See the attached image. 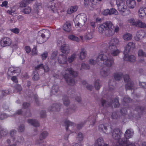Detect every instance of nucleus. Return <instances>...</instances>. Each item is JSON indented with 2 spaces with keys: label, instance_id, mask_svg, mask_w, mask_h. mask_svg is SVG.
Listing matches in <instances>:
<instances>
[{
  "label": "nucleus",
  "instance_id": "14",
  "mask_svg": "<svg viewBox=\"0 0 146 146\" xmlns=\"http://www.w3.org/2000/svg\"><path fill=\"white\" fill-rule=\"evenodd\" d=\"M146 33H145L143 30H139L137 31L134 38L136 40L138 41L144 37H146Z\"/></svg>",
  "mask_w": 146,
  "mask_h": 146
},
{
  "label": "nucleus",
  "instance_id": "4",
  "mask_svg": "<svg viewBox=\"0 0 146 146\" xmlns=\"http://www.w3.org/2000/svg\"><path fill=\"white\" fill-rule=\"evenodd\" d=\"M78 73L74 71L72 68H69L65 70L62 74L63 76L67 83L70 85H73L75 83V82L73 78L70 77L71 75L74 76H76Z\"/></svg>",
  "mask_w": 146,
  "mask_h": 146
},
{
  "label": "nucleus",
  "instance_id": "57",
  "mask_svg": "<svg viewBox=\"0 0 146 146\" xmlns=\"http://www.w3.org/2000/svg\"><path fill=\"white\" fill-rule=\"evenodd\" d=\"M24 129L25 126L24 125H22L19 127L18 130L19 132H21L23 131Z\"/></svg>",
  "mask_w": 146,
  "mask_h": 146
},
{
  "label": "nucleus",
  "instance_id": "5",
  "mask_svg": "<svg viewBox=\"0 0 146 146\" xmlns=\"http://www.w3.org/2000/svg\"><path fill=\"white\" fill-rule=\"evenodd\" d=\"M38 33V36L37 38V41L40 44L45 42L50 36V32L47 30H40Z\"/></svg>",
  "mask_w": 146,
  "mask_h": 146
},
{
  "label": "nucleus",
  "instance_id": "48",
  "mask_svg": "<svg viewBox=\"0 0 146 146\" xmlns=\"http://www.w3.org/2000/svg\"><path fill=\"white\" fill-rule=\"evenodd\" d=\"M110 10L109 9L104 10L102 12V14L104 15H110Z\"/></svg>",
  "mask_w": 146,
  "mask_h": 146
},
{
  "label": "nucleus",
  "instance_id": "28",
  "mask_svg": "<svg viewBox=\"0 0 146 146\" xmlns=\"http://www.w3.org/2000/svg\"><path fill=\"white\" fill-rule=\"evenodd\" d=\"M22 139V137H21L15 136V138H13L12 141L15 143V144L16 145L17 144L21 142Z\"/></svg>",
  "mask_w": 146,
  "mask_h": 146
},
{
  "label": "nucleus",
  "instance_id": "39",
  "mask_svg": "<svg viewBox=\"0 0 146 146\" xmlns=\"http://www.w3.org/2000/svg\"><path fill=\"white\" fill-rule=\"evenodd\" d=\"M94 86L96 90H99L101 86V84L100 83V81L99 80H97L94 83Z\"/></svg>",
  "mask_w": 146,
  "mask_h": 146
},
{
  "label": "nucleus",
  "instance_id": "55",
  "mask_svg": "<svg viewBox=\"0 0 146 146\" xmlns=\"http://www.w3.org/2000/svg\"><path fill=\"white\" fill-rule=\"evenodd\" d=\"M8 2L7 1H5L2 2V4L0 5L2 7H5L6 8L8 7L7 6Z\"/></svg>",
  "mask_w": 146,
  "mask_h": 146
},
{
  "label": "nucleus",
  "instance_id": "36",
  "mask_svg": "<svg viewBox=\"0 0 146 146\" xmlns=\"http://www.w3.org/2000/svg\"><path fill=\"white\" fill-rule=\"evenodd\" d=\"M16 11V9L15 7H11L10 9L8 10L7 12V13L11 15H13L15 13V12Z\"/></svg>",
  "mask_w": 146,
  "mask_h": 146
},
{
  "label": "nucleus",
  "instance_id": "17",
  "mask_svg": "<svg viewBox=\"0 0 146 146\" xmlns=\"http://www.w3.org/2000/svg\"><path fill=\"white\" fill-rule=\"evenodd\" d=\"M123 58L125 60L131 62H134L135 61V57L134 55L129 56L128 54L125 53L124 54Z\"/></svg>",
  "mask_w": 146,
  "mask_h": 146
},
{
  "label": "nucleus",
  "instance_id": "47",
  "mask_svg": "<svg viewBox=\"0 0 146 146\" xmlns=\"http://www.w3.org/2000/svg\"><path fill=\"white\" fill-rule=\"evenodd\" d=\"M31 53L33 55H36L37 54V51L36 47L35 46L32 49Z\"/></svg>",
  "mask_w": 146,
  "mask_h": 146
},
{
  "label": "nucleus",
  "instance_id": "27",
  "mask_svg": "<svg viewBox=\"0 0 146 146\" xmlns=\"http://www.w3.org/2000/svg\"><path fill=\"white\" fill-rule=\"evenodd\" d=\"M123 38L125 40H131L132 38L131 34L129 33H126L123 36Z\"/></svg>",
  "mask_w": 146,
  "mask_h": 146
},
{
  "label": "nucleus",
  "instance_id": "24",
  "mask_svg": "<svg viewBox=\"0 0 146 146\" xmlns=\"http://www.w3.org/2000/svg\"><path fill=\"white\" fill-rule=\"evenodd\" d=\"M58 52L57 51L55 50L53 51L51 54L50 59L54 62H56L57 59V57L58 55Z\"/></svg>",
  "mask_w": 146,
  "mask_h": 146
},
{
  "label": "nucleus",
  "instance_id": "37",
  "mask_svg": "<svg viewBox=\"0 0 146 146\" xmlns=\"http://www.w3.org/2000/svg\"><path fill=\"white\" fill-rule=\"evenodd\" d=\"M59 87L58 85H54L52 88V92L53 94H56L58 91Z\"/></svg>",
  "mask_w": 146,
  "mask_h": 146
},
{
  "label": "nucleus",
  "instance_id": "31",
  "mask_svg": "<svg viewBox=\"0 0 146 146\" xmlns=\"http://www.w3.org/2000/svg\"><path fill=\"white\" fill-rule=\"evenodd\" d=\"M107 127L103 124L100 125L99 126V129L100 131H102L106 134H108L109 132L107 131Z\"/></svg>",
  "mask_w": 146,
  "mask_h": 146
},
{
  "label": "nucleus",
  "instance_id": "2",
  "mask_svg": "<svg viewBox=\"0 0 146 146\" xmlns=\"http://www.w3.org/2000/svg\"><path fill=\"white\" fill-rule=\"evenodd\" d=\"M121 132L119 129H115L112 133V136L115 139L117 140V145L118 146H128V144L131 143L127 139L131 137L133 135V131L131 129L126 130L124 134L126 139H121Z\"/></svg>",
  "mask_w": 146,
  "mask_h": 146
},
{
  "label": "nucleus",
  "instance_id": "52",
  "mask_svg": "<svg viewBox=\"0 0 146 146\" xmlns=\"http://www.w3.org/2000/svg\"><path fill=\"white\" fill-rule=\"evenodd\" d=\"M118 102V100L117 98H116L113 104L114 105V107L116 108L119 106V104Z\"/></svg>",
  "mask_w": 146,
  "mask_h": 146
},
{
  "label": "nucleus",
  "instance_id": "41",
  "mask_svg": "<svg viewBox=\"0 0 146 146\" xmlns=\"http://www.w3.org/2000/svg\"><path fill=\"white\" fill-rule=\"evenodd\" d=\"M123 75L122 73H117L115 74L114 77L116 80H119L123 77Z\"/></svg>",
  "mask_w": 146,
  "mask_h": 146
},
{
  "label": "nucleus",
  "instance_id": "12",
  "mask_svg": "<svg viewBox=\"0 0 146 146\" xmlns=\"http://www.w3.org/2000/svg\"><path fill=\"white\" fill-rule=\"evenodd\" d=\"M135 48V44L132 42H129L126 45L124 51V54H128L130 50H133Z\"/></svg>",
  "mask_w": 146,
  "mask_h": 146
},
{
  "label": "nucleus",
  "instance_id": "62",
  "mask_svg": "<svg viewBox=\"0 0 146 146\" xmlns=\"http://www.w3.org/2000/svg\"><path fill=\"white\" fill-rule=\"evenodd\" d=\"M84 0V5L85 6L87 7L89 5L90 2V0Z\"/></svg>",
  "mask_w": 146,
  "mask_h": 146
},
{
  "label": "nucleus",
  "instance_id": "38",
  "mask_svg": "<svg viewBox=\"0 0 146 146\" xmlns=\"http://www.w3.org/2000/svg\"><path fill=\"white\" fill-rule=\"evenodd\" d=\"M93 37L92 33V32H88L84 36V38L86 39H90Z\"/></svg>",
  "mask_w": 146,
  "mask_h": 146
},
{
  "label": "nucleus",
  "instance_id": "6",
  "mask_svg": "<svg viewBox=\"0 0 146 146\" xmlns=\"http://www.w3.org/2000/svg\"><path fill=\"white\" fill-rule=\"evenodd\" d=\"M87 19L86 16L84 13L78 15L74 19V21L75 25L82 27L84 25Z\"/></svg>",
  "mask_w": 146,
  "mask_h": 146
},
{
  "label": "nucleus",
  "instance_id": "58",
  "mask_svg": "<svg viewBox=\"0 0 146 146\" xmlns=\"http://www.w3.org/2000/svg\"><path fill=\"white\" fill-rule=\"evenodd\" d=\"M44 65L43 64H40L37 65L35 67L36 70H38L39 69L43 68Z\"/></svg>",
  "mask_w": 146,
  "mask_h": 146
},
{
  "label": "nucleus",
  "instance_id": "64",
  "mask_svg": "<svg viewBox=\"0 0 146 146\" xmlns=\"http://www.w3.org/2000/svg\"><path fill=\"white\" fill-rule=\"evenodd\" d=\"M11 79L14 82H17V78L15 76H13L12 77Z\"/></svg>",
  "mask_w": 146,
  "mask_h": 146
},
{
  "label": "nucleus",
  "instance_id": "20",
  "mask_svg": "<svg viewBox=\"0 0 146 146\" xmlns=\"http://www.w3.org/2000/svg\"><path fill=\"white\" fill-rule=\"evenodd\" d=\"M135 26L141 28H146V24L140 20L136 21V23L135 24Z\"/></svg>",
  "mask_w": 146,
  "mask_h": 146
},
{
  "label": "nucleus",
  "instance_id": "60",
  "mask_svg": "<svg viewBox=\"0 0 146 146\" xmlns=\"http://www.w3.org/2000/svg\"><path fill=\"white\" fill-rule=\"evenodd\" d=\"M139 85L143 88H146V83L144 82H139Z\"/></svg>",
  "mask_w": 146,
  "mask_h": 146
},
{
  "label": "nucleus",
  "instance_id": "8",
  "mask_svg": "<svg viewBox=\"0 0 146 146\" xmlns=\"http://www.w3.org/2000/svg\"><path fill=\"white\" fill-rule=\"evenodd\" d=\"M119 43V40L117 38H114L111 39L108 43V46H107L106 44H104L103 46L106 48L108 47L109 49H113L117 48L118 45Z\"/></svg>",
  "mask_w": 146,
  "mask_h": 146
},
{
  "label": "nucleus",
  "instance_id": "11",
  "mask_svg": "<svg viewBox=\"0 0 146 146\" xmlns=\"http://www.w3.org/2000/svg\"><path fill=\"white\" fill-rule=\"evenodd\" d=\"M124 79L125 82L127 83L125 86L126 90L132 89L133 85V82L130 80L129 75L127 74L125 75L124 77Z\"/></svg>",
  "mask_w": 146,
  "mask_h": 146
},
{
  "label": "nucleus",
  "instance_id": "32",
  "mask_svg": "<svg viewBox=\"0 0 146 146\" xmlns=\"http://www.w3.org/2000/svg\"><path fill=\"white\" fill-rule=\"evenodd\" d=\"M65 123L66 126H67V127L66 128L67 130H68L70 128H71L72 127V126H74V123L71 122L69 121H65Z\"/></svg>",
  "mask_w": 146,
  "mask_h": 146
},
{
  "label": "nucleus",
  "instance_id": "53",
  "mask_svg": "<svg viewBox=\"0 0 146 146\" xmlns=\"http://www.w3.org/2000/svg\"><path fill=\"white\" fill-rule=\"evenodd\" d=\"M24 48L25 51L27 53H29L31 51V48L29 46H25Z\"/></svg>",
  "mask_w": 146,
  "mask_h": 146
},
{
  "label": "nucleus",
  "instance_id": "42",
  "mask_svg": "<svg viewBox=\"0 0 146 146\" xmlns=\"http://www.w3.org/2000/svg\"><path fill=\"white\" fill-rule=\"evenodd\" d=\"M47 56L48 52L47 51H45L40 55L41 58L43 60H45Z\"/></svg>",
  "mask_w": 146,
  "mask_h": 146
},
{
  "label": "nucleus",
  "instance_id": "40",
  "mask_svg": "<svg viewBox=\"0 0 146 146\" xmlns=\"http://www.w3.org/2000/svg\"><path fill=\"white\" fill-rule=\"evenodd\" d=\"M110 15L114 14L117 15L118 14V12L117 10L114 8H111L109 9Z\"/></svg>",
  "mask_w": 146,
  "mask_h": 146
},
{
  "label": "nucleus",
  "instance_id": "63",
  "mask_svg": "<svg viewBox=\"0 0 146 146\" xmlns=\"http://www.w3.org/2000/svg\"><path fill=\"white\" fill-rule=\"evenodd\" d=\"M43 68H44V72H47L49 70L48 67L47 65H45L44 66Z\"/></svg>",
  "mask_w": 146,
  "mask_h": 146
},
{
  "label": "nucleus",
  "instance_id": "29",
  "mask_svg": "<svg viewBox=\"0 0 146 146\" xmlns=\"http://www.w3.org/2000/svg\"><path fill=\"white\" fill-rule=\"evenodd\" d=\"M29 4V0H22L19 3V6L21 7H25Z\"/></svg>",
  "mask_w": 146,
  "mask_h": 146
},
{
  "label": "nucleus",
  "instance_id": "54",
  "mask_svg": "<svg viewBox=\"0 0 146 146\" xmlns=\"http://www.w3.org/2000/svg\"><path fill=\"white\" fill-rule=\"evenodd\" d=\"M63 101L64 104L66 106L68 105L69 104V101L67 98L63 99Z\"/></svg>",
  "mask_w": 146,
  "mask_h": 146
},
{
  "label": "nucleus",
  "instance_id": "15",
  "mask_svg": "<svg viewBox=\"0 0 146 146\" xmlns=\"http://www.w3.org/2000/svg\"><path fill=\"white\" fill-rule=\"evenodd\" d=\"M20 70L19 68L14 67H11L9 69L7 74L8 76H10L14 73L19 72Z\"/></svg>",
  "mask_w": 146,
  "mask_h": 146
},
{
  "label": "nucleus",
  "instance_id": "50",
  "mask_svg": "<svg viewBox=\"0 0 146 146\" xmlns=\"http://www.w3.org/2000/svg\"><path fill=\"white\" fill-rule=\"evenodd\" d=\"M119 28L118 26H116L114 27V29H113V34L112 36L115 33H117L119 31Z\"/></svg>",
  "mask_w": 146,
  "mask_h": 146
},
{
  "label": "nucleus",
  "instance_id": "1",
  "mask_svg": "<svg viewBox=\"0 0 146 146\" xmlns=\"http://www.w3.org/2000/svg\"><path fill=\"white\" fill-rule=\"evenodd\" d=\"M107 54V52H100L96 58V61L93 58H91L89 60V64L93 65L97 63L100 66L106 65L108 67H111L113 64V60L112 57L109 56V54L107 56L106 55Z\"/></svg>",
  "mask_w": 146,
  "mask_h": 146
},
{
  "label": "nucleus",
  "instance_id": "45",
  "mask_svg": "<svg viewBox=\"0 0 146 146\" xmlns=\"http://www.w3.org/2000/svg\"><path fill=\"white\" fill-rule=\"evenodd\" d=\"M34 75H33V79L34 80H37L39 78L38 74L36 71L34 72Z\"/></svg>",
  "mask_w": 146,
  "mask_h": 146
},
{
  "label": "nucleus",
  "instance_id": "13",
  "mask_svg": "<svg viewBox=\"0 0 146 146\" xmlns=\"http://www.w3.org/2000/svg\"><path fill=\"white\" fill-rule=\"evenodd\" d=\"M57 60L59 64L61 65L67 64V57L63 54H60L59 55Z\"/></svg>",
  "mask_w": 146,
  "mask_h": 146
},
{
  "label": "nucleus",
  "instance_id": "25",
  "mask_svg": "<svg viewBox=\"0 0 146 146\" xmlns=\"http://www.w3.org/2000/svg\"><path fill=\"white\" fill-rule=\"evenodd\" d=\"M78 54L77 52H75L69 56L68 58V61L69 63L72 62L76 58L77 55Z\"/></svg>",
  "mask_w": 146,
  "mask_h": 146
},
{
  "label": "nucleus",
  "instance_id": "21",
  "mask_svg": "<svg viewBox=\"0 0 146 146\" xmlns=\"http://www.w3.org/2000/svg\"><path fill=\"white\" fill-rule=\"evenodd\" d=\"M126 4L130 9H133L136 6V2L135 0H127Z\"/></svg>",
  "mask_w": 146,
  "mask_h": 146
},
{
  "label": "nucleus",
  "instance_id": "26",
  "mask_svg": "<svg viewBox=\"0 0 146 146\" xmlns=\"http://www.w3.org/2000/svg\"><path fill=\"white\" fill-rule=\"evenodd\" d=\"M77 6H72L69 8L67 11L68 14H70L76 11L78 9Z\"/></svg>",
  "mask_w": 146,
  "mask_h": 146
},
{
  "label": "nucleus",
  "instance_id": "22",
  "mask_svg": "<svg viewBox=\"0 0 146 146\" xmlns=\"http://www.w3.org/2000/svg\"><path fill=\"white\" fill-rule=\"evenodd\" d=\"M71 24L69 22H66L64 25L63 27V29L67 32H70L71 30Z\"/></svg>",
  "mask_w": 146,
  "mask_h": 146
},
{
  "label": "nucleus",
  "instance_id": "18",
  "mask_svg": "<svg viewBox=\"0 0 146 146\" xmlns=\"http://www.w3.org/2000/svg\"><path fill=\"white\" fill-rule=\"evenodd\" d=\"M84 136L81 133H78L76 137V140L79 142L78 143L75 144L73 146H82L81 142L82 141Z\"/></svg>",
  "mask_w": 146,
  "mask_h": 146
},
{
  "label": "nucleus",
  "instance_id": "33",
  "mask_svg": "<svg viewBox=\"0 0 146 146\" xmlns=\"http://www.w3.org/2000/svg\"><path fill=\"white\" fill-rule=\"evenodd\" d=\"M68 38L70 40L77 42H78L79 41V38L73 35H69L68 36Z\"/></svg>",
  "mask_w": 146,
  "mask_h": 146
},
{
  "label": "nucleus",
  "instance_id": "43",
  "mask_svg": "<svg viewBox=\"0 0 146 146\" xmlns=\"http://www.w3.org/2000/svg\"><path fill=\"white\" fill-rule=\"evenodd\" d=\"M10 31L13 33L16 34H18L20 32L19 29L17 28H15L14 29H10Z\"/></svg>",
  "mask_w": 146,
  "mask_h": 146
},
{
  "label": "nucleus",
  "instance_id": "44",
  "mask_svg": "<svg viewBox=\"0 0 146 146\" xmlns=\"http://www.w3.org/2000/svg\"><path fill=\"white\" fill-rule=\"evenodd\" d=\"M90 67L88 65H86L84 63H82V64L81 69H88Z\"/></svg>",
  "mask_w": 146,
  "mask_h": 146
},
{
  "label": "nucleus",
  "instance_id": "59",
  "mask_svg": "<svg viewBox=\"0 0 146 146\" xmlns=\"http://www.w3.org/2000/svg\"><path fill=\"white\" fill-rule=\"evenodd\" d=\"M7 117V115L5 113H3L1 114L0 116L1 119H3L5 118H6Z\"/></svg>",
  "mask_w": 146,
  "mask_h": 146
},
{
  "label": "nucleus",
  "instance_id": "56",
  "mask_svg": "<svg viewBox=\"0 0 146 146\" xmlns=\"http://www.w3.org/2000/svg\"><path fill=\"white\" fill-rule=\"evenodd\" d=\"M0 93L2 94V95H5L9 94V91L8 90H3L0 92Z\"/></svg>",
  "mask_w": 146,
  "mask_h": 146
},
{
  "label": "nucleus",
  "instance_id": "51",
  "mask_svg": "<svg viewBox=\"0 0 146 146\" xmlns=\"http://www.w3.org/2000/svg\"><path fill=\"white\" fill-rule=\"evenodd\" d=\"M138 54L139 56H146V54L143 52L142 50H140L139 51Z\"/></svg>",
  "mask_w": 146,
  "mask_h": 146
},
{
  "label": "nucleus",
  "instance_id": "46",
  "mask_svg": "<svg viewBox=\"0 0 146 146\" xmlns=\"http://www.w3.org/2000/svg\"><path fill=\"white\" fill-rule=\"evenodd\" d=\"M16 131L15 130H12L10 131V134L12 140L13 139V138L15 137H14V136L16 134Z\"/></svg>",
  "mask_w": 146,
  "mask_h": 146
},
{
  "label": "nucleus",
  "instance_id": "23",
  "mask_svg": "<svg viewBox=\"0 0 146 146\" xmlns=\"http://www.w3.org/2000/svg\"><path fill=\"white\" fill-rule=\"evenodd\" d=\"M28 122L29 123L35 127H37L39 126L38 121L35 119H29L28 120Z\"/></svg>",
  "mask_w": 146,
  "mask_h": 146
},
{
  "label": "nucleus",
  "instance_id": "19",
  "mask_svg": "<svg viewBox=\"0 0 146 146\" xmlns=\"http://www.w3.org/2000/svg\"><path fill=\"white\" fill-rule=\"evenodd\" d=\"M106 66L108 67L106 65H104L103 66H102L103 68L101 71V74L104 77H106L108 76L109 74V72L108 69L106 68Z\"/></svg>",
  "mask_w": 146,
  "mask_h": 146
},
{
  "label": "nucleus",
  "instance_id": "7",
  "mask_svg": "<svg viewBox=\"0 0 146 146\" xmlns=\"http://www.w3.org/2000/svg\"><path fill=\"white\" fill-rule=\"evenodd\" d=\"M57 46L60 48L61 52L64 54H67L70 52L69 47L66 45L65 39L62 37L58 39L57 42Z\"/></svg>",
  "mask_w": 146,
  "mask_h": 146
},
{
  "label": "nucleus",
  "instance_id": "3",
  "mask_svg": "<svg viewBox=\"0 0 146 146\" xmlns=\"http://www.w3.org/2000/svg\"><path fill=\"white\" fill-rule=\"evenodd\" d=\"M114 25L110 21H108L99 25L97 28V31L101 33H103L105 30H106V35L107 36H112L113 34V29Z\"/></svg>",
  "mask_w": 146,
  "mask_h": 146
},
{
  "label": "nucleus",
  "instance_id": "9",
  "mask_svg": "<svg viewBox=\"0 0 146 146\" xmlns=\"http://www.w3.org/2000/svg\"><path fill=\"white\" fill-rule=\"evenodd\" d=\"M105 51L106 52H107L108 54H107L106 55L107 56H108V54H109V56L110 57H111L113 58L111 56L110 54V52L111 55L113 56H117L118 55L119 53L120 52V50L118 49H117V48H114L113 49H109L108 48L106 49H105L103 50L102 52H103L104 51ZM113 62H114V60H113Z\"/></svg>",
  "mask_w": 146,
  "mask_h": 146
},
{
  "label": "nucleus",
  "instance_id": "30",
  "mask_svg": "<svg viewBox=\"0 0 146 146\" xmlns=\"http://www.w3.org/2000/svg\"><path fill=\"white\" fill-rule=\"evenodd\" d=\"M86 56V50L84 48H82L80 52V58L83 60L85 58Z\"/></svg>",
  "mask_w": 146,
  "mask_h": 146
},
{
  "label": "nucleus",
  "instance_id": "16",
  "mask_svg": "<svg viewBox=\"0 0 146 146\" xmlns=\"http://www.w3.org/2000/svg\"><path fill=\"white\" fill-rule=\"evenodd\" d=\"M139 17L141 19H143L146 16V8L142 7L139 8L138 11Z\"/></svg>",
  "mask_w": 146,
  "mask_h": 146
},
{
  "label": "nucleus",
  "instance_id": "34",
  "mask_svg": "<svg viewBox=\"0 0 146 146\" xmlns=\"http://www.w3.org/2000/svg\"><path fill=\"white\" fill-rule=\"evenodd\" d=\"M48 133L46 131H44L40 134V139L42 140L45 139L48 135Z\"/></svg>",
  "mask_w": 146,
  "mask_h": 146
},
{
  "label": "nucleus",
  "instance_id": "10",
  "mask_svg": "<svg viewBox=\"0 0 146 146\" xmlns=\"http://www.w3.org/2000/svg\"><path fill=\"white\" fill-rule=\"evenodd\" d=\"M11 43V40L8 37H3L0 41V45L2 47L9 46Z\"/></svg>",
  "mask_w": 146,
  "mask_h": 146
},
{
  "label": "nucleus",
  "instance_id": "49",
  "mask_svg": "<svg viewBox=\"0 0 146 146\" xmlns=\"http://www.w3.org/2000/svg\"><path fill=\"white\" fill-rule=\"evenodd\" d=\"M128 21L132 25L135 26V24L136 23V21H135L133 18H131L128 20Z\"/></svg>",
  "mask_w": 146,
  "mask_h": 146
},
{
  "label": "nucleus",
  "instance_id": "35",
  "mask_svg": "<svg viewBox=\"0 0 146 146\" xmlns=\"http://www.w3.org/2000/svg\"><path fill=\"white\" fill-rule=\"evenodd\" d=\"M31 11V8L29 7H27L22 10V12L26 14H29Z\"/></svg>",
  "mask_w": 146,
  "mask_h": 146
},
{
  "label": "nucleus",
  "instance_id": "61",
  "mask_svg": "<svg viewBox=\"0 0 146 146\" xmlns=\"http://www.w3.org/2000/svg\"><path fill=\"white\" fill-rule=\"evenodd\" d=\"M15 88L18 91H20L22 90L21 87L19 85H16L15 86Z\"/></svg>",
  "mask_w": 146,
  "mask_h": 146
}]
</instances>
